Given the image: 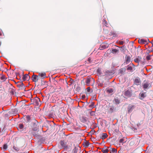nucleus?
<instances>
[{"label":"nucleus","instance_id":"34","mask_svg":"<svg viewBox=\"0 0 153 153\" xmlns=\"http://www.w3.org/2000/svg\"><path fill=\"white\" fill-rule=\"evenodd\" d=\"M6 79V77L4 75L2 76L0 78L1 79L3 80V81H4Z\"/></svg>","mask_w":153,"mask_h":153},{"label":"nucleus","instance_id":"17","mask_svg":"<svg viewBox=\"0 0 153 153\" xmlns=\"http://www.w3.org/2000/svg\"><path fill=\"white\" fill-rule=\"evenodd\" d=\"M139 43L142 44H147V41L143 39H139L138 41Z\"/></svg>","mask_w":153,"mask_h":153},{"label":"nucleus","instance_id":"23","mask_svg":"<svg viewBox=\"0 0 153 153\" xmlns=\"http://www.w3.org/2000/svg\"><path fill=\"white\" fill-rule=\"evenodd\" d=\"M66 135V134H60L59 135L60 139L63 141H65Z\"/></svg>","mask_w":153,"mask_h":153},{"label":"nucleus","instance_id":"27","mask_svg":"<svg viewBox=\"0 0 153 153\" xmlns=\"http://www.w3.org/2000/svg\"><path fill=\"white\" fill-rule=\"evenodd\" d=\"M83 145L84 147H87L89 146V143L88 142L86 141L84 142V143L83 144Z\"/></svg>","mask_w":153,"mask_h":153},{"label":"nucleus","instance_id":"54","mask_svg":"<svg viewBox=\"0 0 153 153\" xmlns=\"http://www.w3.org/2000/svg\"><path fill=\"white\" fill-rule=\"evenodd\" d=\"M2 35V33L1 32V31H0V36H1Z\"/></svg>","mask_w":153,"mask_h":153},{"label":"nucleus","instance_id":"39","mask_svg":"<svg viewBox=\"0 0 153 153\" xmlns=\"http://www.w3.org/2000/svg\"><path fill=\"white\" fill-rule=\"evenodd\" d=\"M87 91L90 93L91 92V89L90 87H88L87 88Z\"/></svg>","mask_w":153,"mask_h":153},{"label":"nucleus","instance_id":"37","mask_svg":"<svg viewBox=\"0 0 153 153\" xmlns=\"http://www.w3.org/2000/svg\"><path fill=\"white\" fill-rule=\"evenodd\" d=\"M91 139L92 140V141H93V142H95V141H96V139L95 138H94V137H93L91 135Z\"/></svg>","mask_w":153,"mask_h":153},{"label":"nucleus","instance_id":"12","mask_svg":"<svg viewBox=\"0 0 153 153\" xmlns=\"http://www.w3.org/2000/svg\"><path fill=\"white\" fill-rule=\"evenodd\" d=\"M79 120L81 122L83 123H85L88 120L87 117L84 116L80 117Z\"/></svg>","mask_w":153,"mask_h":153},{"label":"nucleus","instance_id":"18","mask_svg":"<svg viewBox=\"0 0 153 153\" xmlns=\"http://www.w3.org/2000/svg\"><path fill=\"white\" fill-rule=\"evenodd\" d=\"M104 147V148H102V152L103 153H108L109 149H107V147L106 146H105Z\"/></svg>","mask_w":153,"mask_h":153},{"label":"nucleus","instance_id":"2","mask_svg":"<svg viewBox=\"0 0 153 153\" xmlns=\"http://www.w3.org/2000/svg\"><path fill=\"white\" fill-rule=\"evenodd\" d=\"M19 141L18 140V139L17 140L15 139V140L14 141L13 148L16 152H18L20 148L19 146Z\"/></svg>","mask_w":153,"mask_h":153},{"label":"nucleus","instance_id":"11","mask_svg":"<svg viewBox=\"0 0 153 153\" xmlns=\"http://www.w3.org/2000/svg\"><path fill=\"white\" fill-rule=\"evenodd\" d=\"M140 80L139 77H137L134 79V83L135 84L138 85H140Z\"/></svg>","mask_w":153,"mask_h":153},{"label":"nucleus","instance_id":"55","mask_svg":"<svg viewBox=\"0 0 153 153\" xmlns=\"http://www.w3.org/2000/svg\"><path fill=\"white\" fill-rule=\"evenodd\" d=\"M108 31H107L106 32V33H108Z\"/></svg>","mask_w":153,"mask_h":153},{"label":"nucleus","instance_id":"15","mask_svg":"<svg viewBox=\"0 0 153 153\" xmlns=\"http://www.w3.org/2000/svg\"><path fill=\"white\" fill-rule=\"evenodd\" d=\"M30 77L28 74H25L23 75L22 79L23 81L28 80L30 79Z\"/></svg>","mask_w":153,"mask_h":153},{"label":"nucleus","instance_id":"43","mask_svg":"<svg viewBox=\"0 0 153 153\" xmlns=\"http://www.w3.org/2000/svg\"><path fill=\"white\" fill-rule=\"evenodd\" d=\"M72 137L69 135H68V137H67V140H71L72 139Z\"/></svg>","mask_w":153,"mask_h":153},{"label":"nucleus","instance_id":"38","mask_svg":"<svg viewBox=\"0 0 153 153\" xmlns=\"http://www.w3.org/2000/svg\"><path fill=\"white\" fill-rule=\"evenodd\" d=\"M7 148V144H5L3 146V149H4V150H6Z\"/></svg>","mask_w":153,"mask_h":153},{"label":"nucleus","instance_id":"31","mask_svg":"<svg viewBox=\"0 0 153 153\" xmlns=\"http://www.w3.org/2000/svg\"><path fill=\"white\" fill-rule=\"evenodd\" d=\"M24 128V125L22 124H20L19 125V128L20 129H22Z\"/></svg>","mask_w":153,"mask_h":153},{"label":"nucleus","instance_id":"22","mask_svg":"<svg viewBox=\"0 0 153 153\" xmlns=\"http://www.w3.org/2000/svg\"><path fill=\"white\" fill-rule=\"evenodd\" d=\"M107 45L105 44H102L100 45L99 49L102 50L106 48L107 47Z\"/></svg>","mask_w":153,"mask_h":153},{"label":"nucleus","instance_id":"49","mask_svg":"<svg viewBox=\"0 0 153 153\" xmlns=\"http://www.w3.org/2000/svg\"><path fill=\"white\" fill-rule=\"evenodd\" d=\"M123 69H121L120 70V73H122L123 72Z\"/></svg>","mask_w":153,"mask_h":153},{"label":"nucleus","instance_id":"8","mask_svg":"<svg viewBox=\"0 0 153 153\" xmlns=\"http://www.w3.org/2000/svg\"><path fill=\"white\" fill-rule=\"evenodd\" d=\"M135 107V106L134 105H129L128 108V113H129L131 112Z\"/></svg>","mask_w":153,"mask_h":153},{"label":"nucleus","instance_id":"21","mask_svg":"<svg viewBox=\"0 0 153 153\" xmlns=\"http://www.w3.org/2000/svg\"><path fill=\"white\" fill-rule=\"evenodd\" d=\"M113 102H114L116 104H118L120 103V101L119 99L117 97L114 99L113 100Z\"/></svg>","mask_w":153,"mask_h":153},{"label":"nucleus","instance_id":"41","mask_svg":"<svg viewBox=\"0 0 153 153\" xmlns=\"http://www.w3.org/2000/svg\"><path fill=\"white\" fill-rule=\"evenodd\" d=\"M120 48H121L122 49L121 50V51H124V46H122L120 47Z\"/></svg>","mask_w":153,"mask_h":153},{"label":"nucleus","instance_id":"7","mask_svg":"<svg viewBox=\"0 0 153 153\" xmlns=\"http://www.w3.org/2000/svg\"><path fill=\"white\" fill-rule=\"evenodd\" d=\"M38 123L35 122L33 123V130L34 131H37L39 128V126H38Z\"/></svg>","mask_w":153,"mask_h":153},{"label":"nucleus","instance_id":"36","mask_svg":"<svg viewBox=\"0 0 153 153\" xmlns=\"http://www.w3.org/2000/svg\"><path fill=\"white\" fill-rule=\"evenodd\" d=\"M152 56V55H148L146 57V59L147 60H149L151 59V57Z\"/></svg>","mask_w":153,"mask_h":153},{"label":"nucleus","instance_id":"59","mask_svg":"<svg viewBox=\"0 0 153 153\" xmlns=\"http://www.w3.org/2000/svg\"><path fill=\"white\" fill-rule=\"evenodd\" d=\"M17 82H15V83H16V84Z\"/></svg>","mask_w":153,"mask_h":153},{"label":"nucleus","instance_id":"13","mask_svg":"<svg viewBox=\"0 0 153 153\" xmlns=\"http://www.w3.org/2000/svg\"><path fill=\"white\" fill-rule=\"evenodd\" d=\"M32 79L33 81L34 82H37L39 79L38 76L33 74L32 76Z\"/></svg>","mask_w":153,"mask_h":153},{"label":"nucleus","instance_id":"50","mask_svg":"<svg viewBox=\"0 0 153 153\" xmlns=\"http://www.w3.org/2000/svg\"><path fill=\"white\" fill-rule=\"evenodd\" d=\"M68 135H69V134H66L65 137V140H67V137H68Z\"/></svg>","mask_w":153,"mask_h":153},{"label":"nucleus","instance_id":"32","mask_svg":"<svg viewBox=\"0 0 153 153\" xmlns=\"http://www.w3.org/2000/svg\"><path fill=\"white\" fill-rule=\"evenodd\" d=\"M107 91L108 93H111L113 92L114 90L112 88H109L107 90Z\"/></svg>","mask_w":153,"mask_h":153},{"label":"nucleus","instance_id":"10","mask_svg":"<svg viewBox=\"0 0 153 153\" xmlns=\"http://www.w3.org/2000/svg\"><path fill=\"white\" fill-rule=\"evenodd\" d=\"M52 102H56V101H57L59 100V97H56L55 94L53 95L52 97Z\"/></svg>","mask_w":153,"mask_h":153},{"label":"nucleus","instance_id":"44","mask_svg":"<svg viewBox=\"0 0 153 153\" xmlns=\"http://www.w3.org/2000/svg\"><path fill=\"white\" fill-rule=\"evenodd\" d=\"M140 97L143 98L145 96H144V94H143V93L141 94L140 95Z\"/></svg>","mask_w":153,"mask_h":153},{"label":"nucleus","instance_id":"20","mask_svg":"<svg viewBox=\"0 0 153 153\" xmlns=\"http://www.w3.org/2000/svg\"><path fill=\"white\" fill-rule=\"evenodd\" d=\"M39 75L41 77L42 79H44L46 77V74L45 72L40 73H39Z\"/></svg>","mask_w":153,"mask_h":153},{"label":"nucleus","instance_id":"16","mask_svg":"<svg viewBox=\"0 0 153 153\" xmlns=\"http://www.w3.org/2000/svg\"><path fill=\"white\" fill-rule=\"evenodd\" d=\"M113 72L112 71H106L104 72L105 75L106 76L110 75L113 74Z\"/></svg>","mask_w":153,"mask_h":153},{"label":"nucleus","instance_id":"46","mask_svg":"<svg viewBox=\"0 0 153 153\" xmlns=\"http://www.w3.org/2000/svg\"><path fill=\"white\" fill-rule=\"evenodd\" d=\"M81 97L82 99H85V95H82Z\"/></svg>","mask_w":153,"mask_h":153},{"label":"nucleus","instance_id":"52","mask_svg":"<svg viewBox=\"0 0 153 153\" xmlns=\"http://www.w3.org/2000/svg\"><path fill=\"white\" fill-rule=\"evenodd\" d=\"M27 118L28 119V120H30V117L29 116H27Z\"/></svg>","mask_w":153,"mask_h":153},{"label":"nucleus","instance_id":"29","mask_svg":"<svg viewBox=\"0 0 153 153\" xmlns=\"http://www.w3.org/2000/svg\"><path fill=\"white\" fill-rule=\"evenodd\" d=\"M108 137L107 134H103L102 136H100V138L102 140H104Z\"/></svg>","mask_w":153,"mask_h":153},{"label":"nucleus","instance_id":"51","mask_svg":"<svg viewBox=\"0 0 153 153\" xmlns=\"http://www.w3.org/2000/svg\"><path fill=\"white\" fill-rule=\"evenodd\" d=\"M113 139L114 140H115L116 139V137H113Z\"/></svg>","mask_w":153,"mask_h":153},{"label":"nucleus","instance_id":"28","mask_svg":"<svg viewBox=\"0 0 153 153\" xmlns=\"http://www.w3.org/2000/svg\"><path fill=\"white\" fill-rule=\"evenodd\" d=\"M119 50L116 49H114L112 50L111 52L113 53H115L117 52H118Z\"/></svg>","mask_w":153,"mask_h":153},{"label":"nucleus","instance_id":"26","mask_svg":"<svg viewBox=\"0 0 153 153\" xmlns=\"http://www.w3.org/2000/svg\"><path fill=\"white\" fill-rule=\"evenodd\" d=\"M110 153H116L117 152L116 149L115 148H112L110 151Z\"/></svg>","mask_w":153,"mask_h":153},{"label":"nucleus","instance_id":"4","mask_svg":"<svg viewBox=\"0 0 153 153\" xmlns=\"http://www.w3.org/2000/svg\"><path fill=\"white\" fill-rule=\"evenodd\" d=\"M31 102L36 106H39L41 105L40 99L38 97H36L31 100Z\"/></svg>","mask_w":153,"mask_h":153},{"label":"nucleus","instance_id":"48","mask_svg":"<svg viewBox=\"0 0 153 153\" xmlns=\"http://www.w3.org/2000/svg\"><path fill=\"white\" fill-rule=\"evenodd\" d=\"M94 106V103H93L89 105L90 107H93Z\"/></svg>","mask_w":153,"mask_h":153},{"label":"nucleus","instance_id":"56","mask_svg":"<svg viewBox=\"0 0 153 153\" xmlns=\"http://www.w3.org/2000/svg\"><path fill=\"white\" fill-rule=\"evenodd\" d=\"M91 79L94 80V79L93 78H91Z\"/></svg>","mask_w":153,"mask_h":153},{"label":"nucleus","instance_id":"14","mask_svg":"<svg viewBox=\"0 0 153 153\" xmlns=\"http://www.w3.org/2000/svg\"><path fill=\"white\" fill-rule=\"evenodd\" d=\"M131 61V57L130 56L126 55L125 60V62L126 64L128 63Z\"/></svg>","mask_w":153,"mask_h":153},{"label":"nucleus","instance_id":"30","mask_svg":"<svg viewBox=\"0 0 153 153\" xmlns=\"http://www.w3.org/2000/svg\"><path fill=\"white\" fill-rule=\"evenodd\" d=\"M91 79L88 78L86 80V83L88 85H89L90 84V81H91Z\"/></svg>","mask_w":153,"mask_h":153},{"label":"nucleus","instance_id":"5","mask_svg":"<svg viewBox=\"0 0 153 153\" xmlns=\"http://www.w3.org/2000/svg\"><path fill=\"white\" fill-rule=\"evenodd\" d=\"M132 95V91L131 90H128L124 92V95L127 97H130Z\"/></svg>","mask_w":153,"mask_h":153},{"label":"nucleus","instance_id":"25","mask_svg":"<svg viewBox=\"0 0 153 153\" xmlns=\"http://www.w3.org/2000/svg\"><path fill=\"white\" fill-rule=\"evenodd\" d=\"M114 109V107L113 106H110L109 108V111L111 113L113 112Z\"/></svg>","mask_w":153,"mask_h":153},{"label":"nucleus","instance_id":"42","mask_svg":"<svg viewBox=\"0 0 153 153\" xmlns=\"http://www.w3.org/2000/svg\"><path fill=\"white\" fill-rule=\"evenodd\" d=\"M45 138H41V139H40V141L42 142H44V141H45Z\"/></svg>","mask_w":153,"mask_h":153},{"label":"nucleus","instance_id":"19","mask_svg":"<svg viewBox=\"0 0 153 153\" xmlns=\"http://www.w3.org/2000/svg\"><path fill=\"white\" fill-rule=\"evenodd\" d=\"M126 138L125 137H123L120 138L119 140V142L120 143H123L126 142Z\"/></svg>","mask_w":153,"mask_h":153},{"label":"nucleus","instance_id":"1","mask_svg":"<svg viewBox=\"0 0 153 153\" xmlns=\"http://www.w3.org/2000/svg\"><path fill=\"white\" fill-rule=\"evenodd\" d=\"M44 126L48 128L47 130L49 131L51 133H56L58 134H64L65 132L62 129L59 131L60 126L58 125H55L53 122H47L45 124Z\"/></svg>","mask_w":153,"mask_h":153},{"label":"nucleus","instance_id":"47","mask_svg":"<svg viewBox=\"0 0 153 153\" xmlns=\"http://www.w3.org/2000/svg\"><path fill=\"white\" fill-rule=\"evenodd\" d=\"M107 148H108V149H109V151H110V150H111L112 148H111L110 146L107 147Z\"/></svg>","mask_w":153,"mask_h":153},{"label":"nucleus","instance_id":"6","mask_svg":"<svg viewBox=\"0 0 153 153\" xmlns=\"http://www.w3.org/2000/svg\"><path fill=\"white\" fill-rule=\"evenodd\" d=\"M16 85L17 87L20 89H23L25 88V86L23 84L22 82H18L16 83Z\"/></svg>","mask_w":153,"mask_h":153},{"label":"nucleus","instance_id":"3","mask_svg":"<svg viewBox=\"0 0 153 153\" xmlns=\"http://www.w3.org/2000/svg\"><path fill=\"white\" fill-rule=\"evenodd\" d=\"M151 85V84L149 80H144L142 83V85L144 90L148 88Z\"/></svg>","mask_w":153,"mask_h":153},{"label":"nucleus","instance_id":"40","mask_svg":"<svg viewBox=\"0 0 153 153\" xmlns=\"http://www.w3.org/2000/svg\"><path fill=\"white\" fill-rule=\"evenodd\" d=\"M118 135L117 137H118V139L120 140V138L123 137V136L122 134H120L119 135L117 134Z\"/></svg>","mask_w":153,"mask_h":153},{"label":"nucleus","instance_id":"45","mask_svg":"<svg viewBox=\"0 0 153 153\" xmlns=\"http://www.w3.org/2000/svg\"><path fill=\"white\" fill-rule=\"evenodd\" d=\"M119 44H120V45H123V44H124V42L123 41H120L119 42Z\"/></svg>","mask_w":153,"mask_h":153},{"label":"nucleus","instance_id":"53","mask_svg":"<svg viewBox=\"0 0 153 153\" xmlns=\"http://www.w3.org/2000/svg\"><path fill=\"white\" fill-rule=\"evenodd\" d=\"M88 61L89 62H90L91 61V58H88Z\"/></svg>","mask_w":153,"mask_h":153},{"label":"nucleus","instance_id":"9","mask_svg":"<svg viewBox=\"0 0 153 153\" xmlns=\"http://www.w3.org/2000/svg\"><path fill=\"white\" fill-rule=\"evenodd\" d=\"M65 141L62 140L60 141V144L61 146L65 149H67L68 148V146L67 145L66 142H64Z\"/></svg>","mask_w":153,"mask_h":153},{"label":"nucleus","instance_id":"57","mask_svg":"<svg viewBox=\"0 0 153 153\" xmlns=\"http://www.w3.org/2000/svg\"><path fill=\"white\" fill-rule=\"evenodd\" d=\"M60 102H62L60 100Z\"/></svg>","mask_w":153,"mask_h":153},{"label":"nucleus","instance_id":"24","mask_svg":"<svg viewBox=\"0 0 153 153\" xmlns=\"http://www.w3.org/2000/svg\"><path fill=\"white\" fill-rule=\"evenodd\" d=\"M141 58L140 56H138L137 58H135L134 61L135 62L137 63H139L141 61Z\"/></svg>","mask_w":153,"mask_h":153},{"label":"nucleus","instance_id":"58","mask_svg":"<svg viewBox=\"0 0 153 153\" xmlns=\"http://www.w3.org/2000/svg\"><path fill=\"white\" fill-rule=\"evenodd\" d=\"M102 134H106V133H103Z\"/></svg>","mask_w":153,"mask_h":153},{"label":"nucleus","instance_id":"33","mask_svg":"<svg viewBox=\"0 0 153 153\" xmlns=\"http://www.w3.org/2000/svg\"><path fill=\"white\" fill-rule=\"evenodd\" d=\"M103 26L104 25L105 26L108 27L107 25H108V23L106 21L104 20V21H103Z\"/></svg>","mask_w":153,"mask_h":153},{"label":"nucleus","instance_id":"35","mask_svg":"<svg viewBox=\"0 0 153 153\" xmlns=\"http://www.w3.org/2000/svg\"><path fill=\"white\" fill-rule=\"evenodd\" d=\"M127 70L131 71L132 70V67L131 66H128Z\"/></svg>","mask_w":153,"mask_h":153}]
</instances>
